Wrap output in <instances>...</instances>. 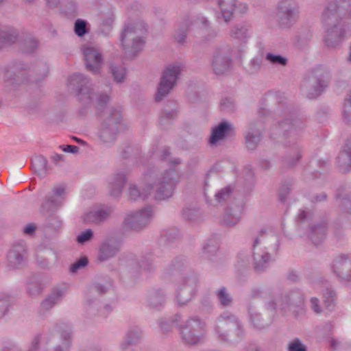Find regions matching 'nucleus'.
<instances>
[{
    "mask_svg": "<svg viewBox=\"0 0 351 351\" xmlns=\"http://www.w3.org/2000/svg\"><path fill=\"white\" fill-rule=\"evenodd\" d=\"M178 173L175 169L162 173L153 186H146L141 191L135 185L130 184L128 195L131 200L144 199L148 197L152 191H155V197L165 199L172 196L178 182Z\"/></svg>",
    "mask_w": 351,
    "mask_h": 351,
    "instance_id": "1",
    "label": "nucleus"
},
{
    "mask_svg": "<svg viewBox=\"0 0 351 351\" xmlns=\"http://www.w3.org/2000/svg\"><path fill=\"white\" fill-rule=\"evenodd\" d=\"M181 316L176 315L173 319L169 322H161L160 326L164 332L170 330L171 326H180V335L183 341L189 345H195L204 341L206 334V324L204 322L192 318L187 320L183 326H180Z\"/></svg>",
    "mask_w": 351,
    "mask_h": 351,
    "instance_id": "2",
    "label": "nucleus"
},
{
    "mask_svg": "<svg viewBox=\"0 0 351 351\" xmlns=\"http://www.w3.org/2000/svg\"><path fill=\"white\" fill-rule=\"evenodd\" d=\"M145 29L142 23H127L121 34V46L125 57L132 58L138 54L145 46Z\"/></svg>",
    "mask_w": 351,
    "mask_h": 351,
    "instance_id": "3",
    "label": "nucleus"
},
{
    "mask_svg": "<svg viewBox=\"0 0 351 351\" xmlns=\"http://www.w3.org/2000/svg\"><path fill=\"white\" fill-rule=\"evenodd\" d=\"M278 249L277 238L271 234H261L253 244V260L256 269L261 270L267 267L271 260V252Z\"/></svg>",
    "mask_w": 351,
    "mask_h": 351,
    "instance_id": "4",
    "label": "nucleus"
},
{
    "mask_svg": "<svg viewBox=\"0 0 351 351\" xmlns=\"http://www.w3.org/2000/svg\"><path fill=\"white\" fill-rule=\"evenodd\" d=\"M89 82L82 74H75L69 80V86L78 88V96L80 100L86 102L93 101L96 108H102L108 101L109 97L106 94L95 95L88 85Z\"/></svg>",
    "mask_w": 351,
    "mask_h": 351,
    "instance_id": "5",
    "label": "nucleus"
},
{
    "mask_svg": "<svg viewBox=\"0 0 351 351\" xmlns=\"http://www.w3.org/2000/svg\"><path fill=\"white\" fill-rule=\"evenodd\" d=\"M123 129L120 110L113 107L106 108L104 121L101 123L99 137L104 143L112 142L117 132Z\"/></svg>",
    "mask_w": 351,
    "mask_h": 351,
    "instance_id": "6",
    "label": "nucleus"
},
{
    "mask_svg": "<svg viewBox=\"0 0 351 351\" xmlns=\"http://www.w3.org/2000/svg\"><path fill=\"white\" fill-rule=\"evenodd\" d=\"M71 332L69 331L61 334L44 335L35 338L28 351H38V345L45 351H64L69 344Z\"/></svg>",
    "mask_w": 351,
    "mask_h": 351,
    "instance_id": "7",
    "label": "nucleus"
},
{
    "mask_svg": "<svg viewBox=\"0 0 351 351\" xmlns=\"http://www.w3.org/2000/svg\"><path fill=\"white\" fill-rule=\"evenodd\" d=\"M181 70L182 66L178 63L170 64L165 67L156 94V101L162 100L175 87Z\"/></svg>",
    "mask_w": 351,
    "mask_h": 351,
    "instance_id": "8",
    "label": "nucleus"
},
{
    "mask_svg": "<svg viewBox=\"0 0 351 351\" xmlns=\"http://www.w3.org/2000/svg\"><path fill=\"white\" fill-rule=\"evenodd\" d=\"M217 337L221 341H226L230 333L237 336L241 334L239 322L237 318L228 313H224L218 317L215 326Z\"/></svg>",
    "mask_w": 351,
    "mask_h": 351,
    "instance_id": "9",
    "label": "nucleus"
},
{
    "mask_svg": "<svg viewBox=\"0 0 351 351\" xmlns=\"http://www.w3.org/2000/svg\"><path fill=\"white\" fill-rule=\"evenodd\" d=\"M197 281L195 277L182 278L177 284L176 300L180 305L186 304L195 293Z\"/></svg>",
    "mask_w": 351,
    "mask_h": 351,
    "instance_id": "10",
    "label": "nucleus"
},
{
    "mask_svg": "<svg viewBox=\"0 0 351 351\" xmlns=\"http://www.w3.org/2000/svg\"><path fill=\"white\" fill-rule=\"evenodd\" d=\"M153 217V211L146 208L139 211L128 213L125 219V226L131 230H140L145 227Z\"/></svg>",
    "mask_w": 351,
    "mask_h": 351,
    "instance_id": "11",
    "label": "nucleus"
},
{
    "mask_svg": "<svg viewBox=\"0 0 351 351\" xmlns=\"http://www.w3.org/2000/svg\"><path fill=\"white\" fill-rule=\"evenodd\" d=\"M332 270L342 283H351L350 256L344 254L337 256L333 261Z\"/></svg>",
    "mask_w": 351,
    "mask_h": 351,
    "instance_id": "12",
    "label": "nucleus"
},
{
    "mask_svg": "<svg viewBox=\"0 0 351 351\" xmlns=\"http://www.w3.org/2000/svg\"><path fill=\"white\" fill-rule=\"evenodd\" d=\"M328 5L322 13L324 21H338L342 20L341 15L351 6V0H327Z\"/></svg>",
    "mask_w": 351,
    "mask_h": 351,
    "instance_id": "13",
    "label": "nucleus"
},
{
    "mask_svg": "<svg viewBox=\"0 0 351 351\" xmlns=\"http://www.w3.org/2000/svg\"><path fill=\"white\" fill-rule=\"evenodd\" d=\"M303 302V295L299 291H293L280 297L275 298V301L269 302L268 308L284 310L290 304L300 305Z\"/></svg>",
    "mask_w": 351,
    "mask_h": 351,
    "instance_id": "14",
    "label": "nucleus"
},
{
    "mask_svg": "<svg viewBox=\"0 0 351 351\" xmlns=\"http://www.w3.org/2000/svg\"><path fill=\"white\" fill-rule=\"evenodd\" d=\"M27 252L24 245H16L9 251L7 256L8 267L10 269L23 267L26 263Z\"/></svg>",
    "mask_w": 351,
    "mask_h": 351,
    "instance_id": "15",
    "label": "nucleus"
},
{
    "mask_svg": "<svg viewBox=\"0 0 351 351\" xmlns=\"http://www.w3.org/2000/svg\"><path fill=\"white\" fill-rule=\"evenodd\" d=\"M82 50L87 69L93 73L98 72L103 64L101 53L90 45H84Z\"/></svg>",
    "mask_w": 351,
    "mask_h": 351,
    "instance_id": "16",
    "label": "nucleus"
},
{
    "mask_svg": "<svg viewBox=\"0 0 351 351\" xmlns=\"http://www.w3.org/2000/svg\"><path fill=\"white\" fill-rule=\"evenodd\" d=\"M64 198V187L62 186H56L53 188L51 193L47 197L43 204V207L48 211L55 210L63 204Z\"/></svg>",
    "mask_w": 351,
    "mask_h": 351,
    "instance_id": "17",
    "label": "nucleus"
},
{
    "mask_svg": "<svg viewBox=\"0 0 351 351\" xmlns=\"http://www.w3.org/2000/svg\"><path fill=\"white\" fill-rule=\"evenodd\" d=\"M233 130L231 123L228 121H223L213 127L211 130L209 138V143L211 145H217L226 137L229 136Z\"/></svg>",
    "mask_w": 351,
    "mask_h": 351,
    "instance_id": "18",
    "label": "nucleus"
},
{
    "mask_svg": "<svg viewBox=\"0 0 351 351\" xmlns=\"http://www.w3.org/2000/svg\"><path fill=\"white\" fill-rule=\"evenodd\" d=\"M278 15L282 20H296L298 10L293 0H280L278 5Z\"/></svg>",
    "mask_w": 351,
    "mask_h": 351,
    "instance_id": "19",
    "label": "nucleus"
},
{
    "mask_svg": "<svg viewBox=\"0 0 351 351\" xmlns=\"http://www.w3.org/2000/svg\"><path fill=\"white\" fill-rule=\"evenodd\" d=\"M345 32L339 23H331L327 27L324 41L328 47H335L344 36Z\"/></svg>",
    "mask_w": 351,
    "mask_h": 351,
    "instance_id": "20",
    "label": "nucleus"
},
{
    "mask_svg": "<svg viewBox=\"0 0 351 351\" xmlns=\"http://www.w3.org/2000/svg\"><path fill=\"white\" fill-rule=\"evenodd\" d=\"M230 67V60L221 51H216L211 58V68L216 75H222Z\"/></svg>",
    "mask_w": 351,
    "mask_h": 351,
    "instance_id": "21",
    "label": "nucleus"
},
{
    "mask_svg": "<svg viewBox=\"0 0 351 351\" xmlns=\"http://www.w3.org/2000/svg\"><path fill=\"white\" fill-rule=\"evenodd\" d=\"M112 212V210L108 207L92 208L84 214V219L87 223H99L106 220Z\"/></svg>",
    "mask_w": 351,
    "mask_h": 351,
    "instance_id": "22",
    "label": "nucleus"
},
{
    "mask_svg": "<svg viewBox=\"0 0 351 351\" xmlns=\"http://www.w3.org/2000/svg\"><path fill=\"white\" fill-rule=\"evenodd\" d=\"M119 250V245L116 241H105L100 245L98 258L101 261H106L113 257Z\"/></svg>",
    "mask_w": 351,
    "mask_h": 351,
    "instance_id": "23",
    "label": "nucleus"
},
{
    "mask_svg": "<svg viewBox=\"0 0 351 351\" xmlns=\"http://www.w3.org/2000/svg\"><path fill=\"white\" fill-rule=\"evenodd\" d=\"M237 2V0H217V4L226 22L232 19Z\"/></svg>",
    "mask_w": 351,
    "mask_h": 351,
    "instance_id": "24",
    "label": "nucleus"
},
{
    "mask_svg": "<svg viewBox=\"0 0 351 351\" xmlns=\"http://www.w3.org/2000/svg\"><path fill=\"white\" fill-rule=\"evenodd\" d=\"M337 160L343 171L348 170L349 167L351 166V138L346 141Z\"/></svg>",
    "mask_w": 351,
    "mask_h": 351,
    "instance_id": "25",
    "label": "nucleus"
},
{
    "mask_svg": "<svg viewBox=\"0 0 351 351\" xmlns=\"http://www.w3.org/2000/svg\"><path fill=\"white\" fill-rule=\"evenodd\" d=\"M65 293L62 289H56L41 303L44 310H49L58 304L64 297Z\"/></svg>",
    "mask_w": 351,
    "mask_h": 351,
    "instance_id": "26",
    "label": "nucleus"
},
{
    "mask_svg": "<svg viewBox=\"0 0 351 351\" xmlns=\"http://www.w3.org/2000/svg\"><path fill=\"white\" fill-rule=\"evenodd\" d=\"M125 182V176L123 173L116 175L112 178L109 183V190L110 195L118 197L121 195L123 185Z\"/></svg>",
    "mask_w": 351,
    "mask_h": 351,
    "instance_id": "27",
    "label": "nucleus"
},
{
    "mask_svg": "<svg viewBox=\"0 0 351 351\" xmlns=\"http://www.w3.org/2000/svg\"><path fill=\"white\" fill-rule=\"evenodd\" d=\"M241 215V209L232 210V208L226 210L223 215L221 223L226 226H233L236 225L240 220Z\"/></svg>",
    "mask_w": 351,
    "mask_h": 351,
    "instance_id": "28",
    "label": "nucleus"
},
{
    "mask_svg": "<svg viewBox=\"0 0 351 351\" xmlns=\"http://www.w3.org/2000/svg\"><path fill=\"white\" fill-rule=\"evenodd\" d=\"M261 141V132L251 126L245 136L246 145L248 149H254Z\"/></svg>",
    "mask_w": 351,
    "mask_h": 351,
    "instance_id": "29",
    "label": "nucleus"
},
{
    "mask_svg": "<svg viewBox=\"0 0 351 351\" xmlns=\"http://www.w3.org/2000/svg\"><path fill=\"white\" fill-rule=\"evenodd\" d=\"M32 168L38 175H44L47 171V160L43 156H37L32 159Z\"/></svg>",
    "mask_w": 351,
    "mask_h": 351,
    "instance_id": "30",
    "label": "nucleus"
},
{
    "mask_svg": "<svg viewBox=\"0 0 351 351\" xmlns=\"http://www.w3.org/2000/svg\"><path fill=\"white\" fill-rule=\"evenodd\" d=\"M45 285L40 280H31L27 284V291L29 295H35L41 293Z\"/></svg>",
    "mask_w": 351,
    "mask_h": 351,
    "instance_id": "31",
    "label": "nucleus"
},
{
    "mask_svg": "<svg viewBox=\"0 0 351 351\" xmlns=\"http://www.w3.org/2000/svg\"><path fill=\"white\" fill-rule=\"evenodd\" d=\"M75 11L76 5L70 0H64L63 5L60 7V12L66 16L75 15Z\"/></svg>",
    "mask_w": 351,
    "mask_h": 351,
    "instance_id": "32",
    "label": "nucleus"
},
{
    "mask_svg": "<svg viewBox=\"0 0 351 351\" xmlns=\"http://www.w3.org/2000/svg\"><path fill=\"white\" fill-rule=\"evenodd\" d=\"M140 336L141 333L138 329L130 330L126 335L124 342L121 344L122 348H126L125 344L130 345L137 342V341L140 338Z\"/></svg>",
    "mask_w": 351,
    "mask_h": 351,
    "instance_id": "33",
    "label": "nucleus"
},
{
    "mask_svg": "<svg viewBox=\"0 0 351 351\" xmlns=\"http://www.w3.org/2000/svg\"><path fill=\"white\" fill-rule=\"evenodd\" d=\"M111 69L112 75L114 76V80L116 82H121L124 80L126 75V71L123 66H115L112 64Z\"/></svg>",
    "mask_w": 351,
    "mask_h": 351,
    "instance_id": "34",
    "label": "nucleus"
},
{
    "mask_svg": "<svg viewBox=\"0 0 351 351\" xmlns=\"http://www.w3.org/2000/svg\"><path fill=\"white\" fill-rule=\"evenodd\" d=\"M217 297L223 306H228L232 302V298L225 288H221L217 291Z\"/></svg>",
    "mask_w": 351,
    "mask_h": 351,
    "instance_id": "35",
    "label": "nucleus"
},
{
    "mask_svg": "<svg viewBox=\"0 0 351 351\" xmlns=\"http://www.w3.org/2000/svg\"><path fill=\"white\" fill-rule=\"evenodd\" d=\"M315 287L323 292L324 297L325 298V302L326 305L329 306L330 304L332 303L335 300V293L332 290L328 288H326L325 290H324L323 287H319L318 285H315Z\"/></svg>",
    "mask_w": 351,
    "mask_h": 351,
    "instance_id": "36",
    "label": "nucleus"
},
{
    "mask_svg": "<svg viewBox=\"0 0 351 351\" xmlns=\"http://www.w3.org/2000/svg\"><path fill=\"white\" fill-rule=\"evenodd\" d=\"M343 114L345 121L347 122H351V92L345 101Z\"/></svg>",
    "mask_w": 351,
    "mask_h": 351,
    "instance_id": "37",
    "label": "nucleus"
},
{
    "mask_svg": "<svg viewBox=\"0 0 351 351\" xmlns=\"http://www.w3.org/2000/svg\"><path fill=\"white\" fill-rule=\"evenodd\" d=\"M266 60L273 64H279L284 66L287 64V59L279 55H274L272 53H267L266 55Z\"/></svg>",
    "mask_w": 351,
    "mask_h": 351,
    "instance_id": "38",
    "label": "nucleus"
},
{
    "mask_svg": "<svg viewBox=\"0 0 351 351\" xmlns=\"http://www.w3.org/2000/svg\"><path fill=\"white\" fill-rule=\"evenodd\" d=\"M288 351H306V348L300 339H295L289 342Z\"/></svg>",
    "mask_w": 351,
    "mask_h": 351,
    "instance_id": "39",
    "label": "nucleus"
},
{
    "mask_svg": "<svg viewBox=\"0 0 351 351\" xmlns=\"http://www.w3.org/2000/svg\"><path fill=\"white\" fill-rule=\"evenodd\" d=\"M93 237V232L90 229H87L85 231L82 232L77 237V241L80 244H84V243L90 241Z\"/></svg>",
    "mask_w": 351,
    "mask_h": 351,
    "instance_id": "40",
    "label": "nucleus"
},
{
    "mask_svg": "<svg viewBox=\"0 0 351 351\" xmlns=\"http://www.w3.org/2000/svg\"><path fill=\"white\" fill-rule=\"evenodd\" d=\"M87 263L88 259L86 257H82L71 265L70 271L72 273L77 272L79 269L84 268Z\"/></svg>",
    "mask_w": 351,
    "mask_h": 351,
    "instance_id": "41",
    "label": "nucleus"
},
{
    "mask_svg": "<svg viewBox=\"0 0 351 351\" xmlns=\"http://www.w3.org/2000/svg\"><path fill=\"white\" fill-rule=\"evenodd\" d=\"M230 193V187H226L223 189H221L219 191L216 195H215V200L217 202H221L223 200H226L227 198L229 197Z\"/></svg>",
    "mask_w": 351,
    "mask_h": 351,
    "instance_id": "42",
    "label": "nucleus"
},
{
    "mask_svg": "<svg viewBox=\"0 0 351 351\" xmlns=\"http://www.w3.org/2000/svg\"><path fill=\"white\" fill-rule=\"evenodd\" d=\"M15 37L8 35L4 32H0V48L4 47L7 44L14 43Z\"/></svg>",
    "mask_w": 351,
    "mask_h": 351,
    "instance_id": "43",
    "label": "nucleus"
},
{
    "mask_svg": "<svg viewBox=\"0 0 351 351\" xmlns=\"http://www.w3.org/2000/svg\"><path fill=\"white\" fill-rule=\"evenodd\" d=\"M45 2L47 8L60 11V7L63 5L64 0H45Z\"/></svg>",
    "mask_w": 351,
    "mask_h": 351,
    "instance_id": "44",
    "label": "nucleus"
},
{
    "mask_svg": "<svg viewBox=\"0 0 351 351\" xmlns=\"http://www.w3.org/2000/svg\"><path fill=\"white\" fill-rule=\"evenodd\" d=\"M327 86V82L324 80H319L317 82V85L315 87L314 93H310L311 97H315L318 96Z\"/></svg>",
    "mask_w": 351,
    "mask_h": 351,
    "instance_id": "45",
    "label": "nucleus"
},
{
    "mask_svg": "<svg viewBox=\"0 0 351 351\" xmlns=\"http://www.w3.org/2000/svg\"><path fill=\"white\" fill-rule=\"evenodd\" d=\"M250 313L252 322L253 324L257 328H262L264 326L263 324L260 323V315L252 310L250 309Z\"/></svg>",
    "mask_w": 351,
    "mask_h": 351,
    "instance_id": "46",
    "label": "nucleus"
},
{
    "mask_svg": "<svg viewBox=\"0 0 351 351\" xmlns=\"http://www.w3.org/2000/svg\"><path fill=\"white\" fill-rule=\"evenodd\" d=\"M75 33L82 36L86 32V23H75Z\"/></svg>",
    "mask_w": 351,
    "mask_h": 351,
    "instance_id": "47",
    "label": "nucleus"
},
{
    "mask_svg": "<svg viewBox=\"0 0 351 351\" xmlns=\"http://www.w3.org/2000/svg\"><path fill=\"white\" fill-rule=\"evenodd\" d=\"M246 30L243 29L242 27H235L232 30V36L237 38H242L245 36Z\"/></svg>",
    "mask_w": 351,
    "mask_h": 351,
    "instance_id": "48",
    "label": "nucleus"
},
{
    "mask_svg": "<svg viewBox=\"0 0 351 351\" xmlns=\"http://www.w3.org/2000/svg\"><path fill=\"white\" fill-rule=\"evenodd\" d=\"M311 308L316 313H319L321 312V308L319 306V300L316 298H312L311 299Z\"/></svg>",
    "mask_w": 351,
    "mask_h": 351,
    "instance_id": "49",
    "label": "nucleus"
},
{
    "mask_svg": "<svg viewBox=\"0 0 351 351\" xmlns=\"http://www.w3.org/2000/svg\"><path fill=\"white\" fill-rule=\"evenodd\" d=\"M169 155H170V153H169V150L165 149L163 152L162 160H164L165 161H169L170 163H173V164H179L180 162V160L178 158H175L172 161L169 160Z\"/></svg>",
    "mask_w": 351,
    "mask_h": 351,
    "instance_id": "50",
    "label": "nucleus"
},
{
    "mask_svg": "<svg viewBox=\"0 0 351 351\" xmlns=\"http://www.w3.org/2000/svg\"><path fill=\"white\" fill-rule=\"evenodd\" d=\"M8 307V302L5 300H0V319L5 315Z\"/></svg>",
    "mask_w": 351,
    "mask_h": 351,
    "instance_id": "51",
    "label": "nucleus"
},
{
    "mask_svg": "<svg viewBox=\"0 0 351 351\" xmlns=\"http://www.w3.org/2000/svg\"><path fill=\"white\" fill-rule=\"evenodd\" d=\"M78 147L75 145H66L65 147L62 149V150L65 152H69V153H77L78 152Z\"/></svg>",
    "mask_w": 351,
    "mask_h": 351,
    "instance_id": "52",
    "label": "nucleus"
},
{
    "mask_svg": "<svg viewBox=\"0 0 351 351\" xmlns=\"http://www.w3.org/2000/svg\"><path fill=\"white\" fill-rule=\"evenodd\" d=\"M36 229L34 224H29L24 228L23 232L27 234H32Z\"/></svg>",
    "mask_w": 351,
    "mask_h": 351,
    "instance_id": "53",
    "label": "nucleus"
},
{
    "mask_svg": "<svg viewBox=\"0 0 351 351\" xmlns=\"http://www.w3.org/2000/svg\"><path fill=\"white\" fill-rule=\"evenodd\" d=\"M159 302L160 304L164 302V299L158 298L157 296H154L152 298V305L153 307L156 308L157 306L155 305L156 302Z\"/></svg>",
    "mask_w": 351,
    "mask_h": 351,
    "instance_id": "54",
    "label": "nucleus"
},
{
    "mask_svg": "<svg viewBox=\"0 0 351 351\" xmlns=\"http://www.w3.org/2000/svg\"><path fill=\"white\" fill-rule=\"evenodd\" d=\"M29 43V45H30L31 49H27V52H31L34 49L36 48V47H37V42L34 39H31Z\"/></svg>",
    "mask_w": 351,
    "mask_h": 351,
    "instance_id": "55",
    "label": "nucleus"
},
{
    "mask_svg": "<svg viewBox=\"0 0 351 351\" xmlns=\"http://www.w3.org/2000/svg\"><path fill=\"white\" fill-rule=\"evenodd\" d=\"M186 35L184 33L180 34L176 36V38L178 43H182L184 41Z\"/></svg>",
    "mask_w": 351,
    "mask_h": 351,
    "instance_id": "56",
    "label": "nucleus"
},
{
    "mask_svg": "<svg viewBox=\"0 0 351 351\" xmlns=\"http://www.w3.org/2000/svg\"><path fill=\"white\" fill-rule=\"evenodd\" d=\"M339 343H340V342L338 340L332 339L331 341V346L334 349H338L339 348Z\"/></svg>",
    "mask_w": 351,
    "mask_h": 351,
    "instance_id": "57",
    "label": "nucleus"
},
{
    "mask_svg": "<svg viewBox=\"0 0 351 351\" xmlns=\"http://www.w3.org/2000/svg\"><path fill=\"white\" fill-rule=\"evenodd\" d=\"M53 160L56 162H58L62 160V156L60 154H55L52 157Z\"/></svg>",
    "mask_w": 351,
    "mask_h": 351,
    "instance_id": "58",
    "label": "nucleus"
},
{
    "mask_svg": "<svg viewBox=\"0 0 351 351\" xmlns=\"http://www.w3.org/2000/svg\"><path fill=\"white\" fill-rule=\"evenodd\" d=\"M343 204H344L345 206H346L348 210H350V207H349V205H350V204L351 205V203H349L348 201H346V202H345Z\"/></svg>",
    "mask_w": 351,
    "mask_h": 351,
    "instance_id": "59",
    "label": "nucleus"
},
{
    "mask_svg": "<svg viewBox=\"0 0 351 351\" xmlns=\"http://www.w3.org/2000/svg\"><path fill=\"white\" fill-rule=\"evenodd\" d=\"M198 20H199L200 22H207V20L205 19L204 17H201V18L198 19Z\"/></svg>",
    "mask_w": 351,
    "mask_h": 351,
    "instance_id": "60",
    "label": "nucleus"
},
{
    "mask_svg": "<svg viewBox=\"0 0 351 351\" xmlns=\"http://www.w3.org/2000/svg\"><path fill=\"white\" fill-rule=\"evenodd\" d=\"M247 9V5L245 4V5H243V12H245Z\"/></svg>",
    "mask_w": 351,
    "mask_h": 351,
    "instance_id": "61",
    "label": "nucleus"
},
{
    "mask_svg": "<svg viewBox=\"0 0 351 351\" xmlns=\"http://www.w3.org/2000/svg\"><path fill=\"white\" fill-rule=\"evenodd\" d=\"M300 217L302 219L304 218L305 217V213L304 211H303L301 214H300Z\"/></svg>",
    "mask_w": 351,
    "mask_h": 351,
    "instance_id": "62",
    "label": "nucleus"
},
{
    "mask_svg": "<svg viewBox=\"0 0 351 351\" xmlns=\"http://www.w3.org/2000/svg\"><path fill=\"white\" fill-rule=\"evenodd\" d=\"M75 22L80 23V22H86V21L82 20V19H77Z\"/></svg>",
    "mask_w": 351,
    "mask_h": 351,
    "instance_id": "63",
    "label": "nucleus"
},
{
    "mask_svg": "<svg viewBox=\"0 0 351 351\" xmlns=\"http://www.w3.org/2000/svg\"><path fill=\"white\" fill-rule=\"evenodd\" d=\"M348 16H348V19L351 20V13H349Z\"/></svg>",
    "mask_w": 351,
    "mask_h": 351,
    "instance_id": "64",
    "label": "nucleus"
}]
</instances>
